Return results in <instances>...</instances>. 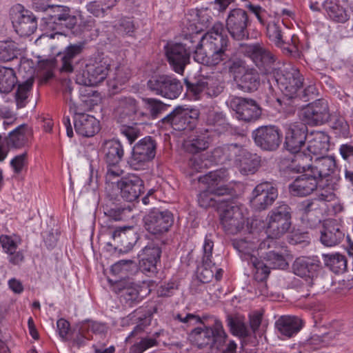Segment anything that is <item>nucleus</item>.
<instances>
[{"mask_svg":"<svg viewBox=\"0 0 353 353\" xmlns=\"http://www.w3.org/2000/svg\"><path fill=\"white\" fill-rule=\"evenodd\" d=\"M12 24L16 32L21 37H28L37 28V17L28 10H19L12 14Z\"/></svg>","mask_w":353,"mask_h":353,"instance_id":"22","label":"nucleus"},{"mask_svg":"<svg viewBox=\"0 0 353 353\" xmlns=\"http://www.w3.org/2000/svg\"><path fill=\"white\" fill-rule=\"evenodd\" d=\"M157 143L151 137H145L137 143L128 163L135 170H145L156 155Z\"/></svg>","mask_w":353,"mask_h":353,"instance_id":"4","label":"nucleus"},{"mask_svg":"<svg viewBox=\"0 0 353 353\" xmlns=\"http://www.w3.org/2000/svg\"><path fill=\"white\" fill-rule=\"evenodd\" d=\"M239 51L252 61L261 74H275L276 56L263 43H241Z\"/></svg>","mask_w":353,"mask_h":353,"instance_id":"2","label":"nucleus"},{"mask_svg":"<svg viewBox=\"0 0 353 353\" xmlns=\"http://www.w3.org/2000/svg\"><path fill=\"white\" fill-rule=\"evenodd\" d=\"M227 105L235 112L236 119L247 123L257 121L262 114L259 105L250 98L232 96L227 101Z\"/></svg>","mask_w":353,"mask_h":353,"instance_id":"7","label":"nucleus"},{"mask_svg":"<svg viewBox=\"0 0 353 353\" xmlns=\"http://www.w3.org/2000/svg\"><path fill=\"white\" fill-rule=\"evenodd\" d=\"M0 244L3 251L8 254V259L10 263L13 265H18L24 259L22 251H17V244L12 238L8 235L0 236Z\"/></svg>","mask_w":353,"mask_h":353,"instance_id":"41","label":"nucleus"},{"mask_svg":"<svg viewBox=\"0 0 353 353\" xmlns=\"http://www.w3.org/2000/svg\"><path fill=\"white\" fill-rule=\"evenodd\" d=\"M224 172L221 170L210 172L199 177V181L207 185V189L215 195L224 196L230 194V189L223 184Z\"/></svg>","mask_w":353,"mask_h":353,"instance_id":"25","label":"nucleus"},{"mask_svg":"<svg viewBox=\"0 0 353 353\" xmlns=\"http://www.w3.org/2000/svg\"><path fill=\"white\" fill-rule=\"evenodd\" d=\"M300 117L305 125H321L329 121L330 112L328 103L325 99L315 100L301 110Z\"/></svg>","mask_w":353,"mask_h":353,"instance_id":"13","label":"nucleus"},{"mask_svg":"<svg viewBox=\"0 0 353 353\" xmlns=\"http://www.w3.org/2000/svg\"><path fill=\"white\" fill-rule=\"evenodd\" d=\"M277 196V190L271 183H261L254 189L250 203L256 210H264L272 205Z\"/></svg>","mask_w":353,"mask_h":353,"instance_id":"19","label":"nucleus"},{"mask_svg":"<svg viewBox=\"0 0 353 353\" xmlns=\"http://www.w3.org/2000/svg\"><path fill=\"white\" fill-rule=\"evenodd\" d=\"M232 245L239 253L243 261H248L251 265V259L250 256H255L251 254V251L254 250V245L252 242L247 241L245 239H234L232 241Z\"/></svg>","mask_w":353,"mask_h":353,"instance_id":"54","label":"nucleus"},{"mask_svg":"<svg viewBox=\"0 0 353 353\" xmlns=\"http://www.w3.org/2000/svg\"><path fill=\"white\" fill-rule=\"evenodd\" d=\"M219 216L221 223L228 234H236L244 228L245 219L242 208L233 202L223 206Z\"/></svg>","mask_w":353,"mask_h":353,"instance_id":"10","label":"nucleus"},{"mask_svg":"<svg viewBox=\"0 0 353 353\" xmlns=\"http://www.w3.org/2000/svg\"><path fill=\"white\" fill-rule=\"evenodd\" d=\"M264 261L256 256H250L251 265L254 270V278L256 281H263L269 276L270 269H285L288 266L284 254L274 251H268L264 256Z\"/></svg>","mask_w":353,"mask_h":353,"instance_id":"5","label":"nucleus"},{"mask_svg":"<svg viewBox=\"0 0 353 353\" xmlns=\"http://www.w3.org/2000/svg\"><path fill=\"white\" fill-rule=\"evenodd\" d=\"M161 250L158 245L150 244L145 246L139 255L140 259H147L153 261H159L161 257Z\"/></svg>","mask_w":353,"mask_h":353,"instance_id":"60","label":"nucleus"},{"mask_svg":"<svg viewBox=\"0 0 353 353\" xmlns=\"http://www.w3.org/2000/svg\"><path fill=\"white\" fill-rule=\"evenodd\" d=\"M214 193L211 192L209 189H206L205 190L201 192L199 195L198 201L199 205L202 208H207L210 206H214L216 202Z\"/></svg>","mask_w":353,"mask_h":353,"instance_id":"63","label":"nucleus"},{"mask_svg":"<svg viewBox=\"0 0 353 353\" xmlns=\"http://www.w3.org/2000/svg\"><path fill=\"white\" fill-rule=\"evenodd\" d=\"M292 269L296 275L304 279L312 287L319 272L320 262L315 259L302 256L294 261Z\"/></svg>","mask_w":353,"mask_h":353,"instance_id":"20","label":"nucleus"},{"mask_svg":"<svg viewBox=\"0 0 353 353\" xmlns=\"http://www.w3.org/2000/svg\"><path fill=\"white\" fill-rule=\"evenodd\" d=\"M186 46V43H175L165 47L169 64L175 72L180 74H183L185 66L190 61V47Z\"/></svg>","mask_w":353,"mask_h":353,"instance_id":"14","label":"nucleus"},{"mask_svg":"<svg viewBox=\"0 0 353 353\" xmlns=\"http://www.w3.org/2000/svg\"><path fill=\"white\" fill-rule=\"evenodd\" d=\"M328 15L333 20L343 23L348 19V16L344 8L332 1H325L321 4Z\"/></svg>","mask_w":353,"mask_h":353,"instance_id":"51","label":"nucleus"},{"mask_svg":"<svg viewBox=\"0 0 353 353\" xmlns=\"http://www.w3.org/2000/svg\"><path fill=\"white\" fill-rule=\"evenodd\" d=\"M102 150L105 161L110 165H118L124 155L123 145L114 139L105 141L102 145Z\"/></svg>","mask_w":353,"mask_h":353,"instance_id":"33","label":"nucleus"},{"mask_svg":"<svg viewBox=\"0 0 353 353\" xmlns=\"http://www.w3.org/2000/svg\"><path fill=\"white\" fill-rule=\"evenodd\" d=\"M34 83V78L31 75L22 83L18 84L15 92V101L17 108H24L28 103V99L32 90Z\"/></svg>","mask_w":353,"mask_h":353,"instance_id":"47","label":"nucleus"},{"mask_svg":"<svg viewBox=\"0 0 353 353\" xmlns=\"http://www.w3.org/2000/svg\"><path fill=\"white\" fill-rule=\"evenodd\" d=\"M17 83V77L14 69L0 65V92L10 93Z\"/></svg>","mask_w":353,"mask_h":353,"instance_id":"42","label":"nucleus"},{"mask_svg":"<svg viewBox=\"0 0 353 353\" xmlns=\"http://www.w3.org/2000/svg\"><path fill=\"white\" fill-rule=\"evenodd\" d=\"M326 266L334 273L339 274L345 272L347 268V259L345 256L339 253L333 254H323Z\"/></svg>","mask_w":353,"mask_h":353,"instance_id":"49","label":"nucleus"},{"mask_svg":"<svg viewBox=\"0 0 353 353\" xmlns=\"http://www.w3.org/2000/svg\"><path fill=\"white\" fill-rule=\"evenodd\" d=\"M330 125L334 134L338 137H347L350 127L345 119L340 115H330Z\"/></svg>","mask_w":353,"mask_h":353,"instance_id":"52","label":"nucleus"},{"mask_svg":"<svg viewBox=\"0 0 353 353\" xmlns=\"http://www.w3.org/2000/svg\"><path fill=\"white\" fill-rule=\"evenodd\" d=\"M252 137L256 146L262 150L276 151L282 141L280 128L274 125H262L252 132Z\"/></svg>","mask_w":353,"mask_h":353,"instance_id":"9","label":"nucleus"},{"mask_svg":"<svg viewBox=\"0 0 353 353\" xmlns=\"http://www.w3.org/2000/svg\"><path fill=\"white\" fill-rule=\"evenodd\" d=\"M307 136V128L305 123H290L285 129V148L289 152H298L305 144Z\"/></svg>","mask_w":353,"mask_h":353,"instance_id":"17","label":"nucleus"},{"mask_svg":"<svg viewBox=\"0 0 353 353\" xmlns=\"http://www.w3.org/2000/svg\"><path fill=\"white\" fill-rule=\"evenodd\" d=\"M241 145L236 143L217 147L212 152V157L218 163L221 164L227 161H236L238 154H241Z\"/></svg>","mask_w":353,"mask_h":353,"instance_id":"39","label":"nucleus"},{"mask_svg":"<svg viewBox=\"0 0 353 353\" xmlns=\"http://www.w3.org/2000/svg\"><path fill=\"white\" fill-rule=\"evenodd\" d=\"M227 342V334L225 332L222 323L219 320H214V336L211 345L221 350L225 347Z\"/></svg>","mask_w":353,"mask_h":353,"instance_id":"55","label":"nucleus"},{"mask_svg":"<svg viewBox=\"0 0 353 353\" xmlns=\"http://www.w3.org/2000/svg\"><path fill=\"white\" fill-rule=\"evenodd\" d=\"M199 113L197 110L177 106L172 112L163 118L161 121L163 124L172 127L177 131L192 129Z\"/></svg>","mask_w":353,"mask_h":353,"instance_id":"12","label":"nucleus"},{"mask_svg":"<svg viewBox=\"0 0 353 353\" xmlns=\"http://www.w3.org/2000/svg\"><path fill=\"white\" fill-rule=\"evenodd\" d=\"M227 321L228 325L230 327L234 334L242 337L249 336V330L243 321L235 319L230 316L228 317Z\"/></svg>","mask_w":353,"mask_h":353,"instance_id":"59","label":"nucleus"},{"mask_svg":"<svg viewBox=\"0 0 353 353\" xmlns=\"http://www.w3.org/2000/svg\"><path fill=\"white\" fill-rule=\"evenodd\" d=\"M131 208L128 207H121L114 205L113 208H105L104 214L111 220L123 221L126 219L131 213Z\"/></svg>","mask_w":353,"mask_h":353,"instance_id":"56","label":"nucleus"},{"mask_svg":"<svg viewBox=\"0 0 353 353\" xmlns=\"http://www.w3.org/2000/svg\"><path fill=\"white\" fill-rule=\"evenodd\" d=\"M72 89L68 87L65 91V97L69 105V110L74 114V120L84 113L85 110L82 108L81 104H77L72 97Z\"/></svg>","mask_w":353,"mask_h":353,"instance_id":"61","label":"nucleus"},{"mask_svg":"<svg viewBox=\"0 0 353 353\" xmlns=\"http://www.w3.org/2000/svg\"><path fill=\"white\" fill-rule=\"evenodd\" d=\"M336 165L334 157H323L317 158L310 170L318 180L331 176L336 170Z\"/></svg>","mask_w":353,"mask_h":353,"instance_id":"34","label":"nucleus"},{"mask_svg":"<svg viewBox=\"0 0 353 353\" xmlns=\"http://www.w3.org/2000/svg\"><path fill=\"white\" fill-rule=\"evenodd\" d=\"M120 131L127 138L130 143H132L140 136V130L136 125H123L121 127Z\"/></svg>","mask_w":353,"mask_h":353,"instance_id":"64","label":"nucleus"},{"mask_svg":"<svg viewBox=\"0 0 353 353\" xmlns=\"http://www.w3.org/2000/svg\"><path fill=\"white\" fill-rule=\"evenodd\" d=\"M112 237L120 246V251L124 252L132 250L137 241V234L132 227L116 228L112 232Z\"/></svg>","mask_w":353,"mask_h":353,"instance_id":"27","label":"nucleus"},{"mask_svg":"<svg viewBox=\"0 0 353 353\" xmlns=\"http://www.w3.org/2000/svg\"><path fill=\"white\" fill-rule=\"evenodd\" d=\"M110 64L105 58H96L76 74V82L85 86H95L107 77Z\"/></svg>","mask_w":353,"mask_h":353,"instance_id":"3","label":"nucleus"},{"mask_svg":"<svg viewBox=\"0 0 353 353\" xmlns=\"http://www.w3.org/2000/svg\"><path fill=\"white\" fill-rule=\"evenodd\" d=\"M143 102L146 105L147 109L149 110L152 117L155 119L157 116L164 111L167 105L161 101L153 98L143 99Z\"/></svg>","mask_w":353,"mask_h":353,"instance_id":"57","label":"nucleus"},{"mask_svg":"<svg viewBox=\"0 0 353 353\" xmlns=\"http://www.w3.org/2000/svg\"><path fill=\"white\" fill-rule=\"evenodd\" d=\"M265 25L266 26V35L270 41L274 43L277 47L287 49L290 52H292V49L284 47V45L286 43L283 38V32L282 29L284 27V24L280 19H272Z\"/></svg>","mask_w":353,"mask_h":353,"instance_id":"37","label":"nucleus"},{"mask_svg":"<svg viewBox=\"0 0 353 353\" xmlns=\"http://www.w3.org/2000/svg\"><path fill=\"white\" fill-rule=\"evenodd\" d=\"M192 335L199 347L211 345L214 336V325L212 327L204 325L192 330Z\"/></svg>","mask_w":353,"mask_h":353,"instance_id":"50","label":"nucleus"},{"mask_svg":"<svg viewBox=\"0 0 353 353\" xmlns=\"http://www.w3.org/2000/svg\"><path fill=\"white\" fill-rule=\"evenodd\" d=\"M276 238L268 237V239L261 243V249L267 248L269 251H274V252L282 253L285 254L286 250L285 246L280 241L275 240Z\"/></svg>","mask_w":353,"mask_h":353,"instance_id":"62","label":"nucleus"},{"mask_svg":"<svg viewBox=\"0 0 353 353\" xmlns=\"http://www.w3.org/2000/svg\"><path fill=\"white\" fill-rule=\"evenodd\" d=\"M51 9L52 14H50L53 23L65 26L72 29L77 23L76 17L71 15L70 8L66 6H57L52 3Z\"/></svg>","mask_w":353,"mask_h":353,"instance_id":"35","label":"nucleus"},{"mask_svg":"<svg viewBox=\"0 0 353 353\" xmlns=\"http://www.w3.org/2000/svg\"><path fill=\"white\" fill-rule=\"evenodd\" d=\"M327 199V195L321 194L316 198L305 200L299 204V210L302 215L307 219H309L310 216L319 218L326 208ZM319 221H320V219H319Z\"/></svg>","mask_w":353,"mask_h":353,"instance_id":"28","label":"nucleus"},{"mask_svg":"<svg viewBox=\"0 0 353 353\" xmlns=\"http://www.w3.org/2000/svg\"><path fill=\"white\" fill-rule=\"evenodd\" d=\"M202 83L205 85V94L211 97H217L224 89V83L216 76L205 77Z\"/></svg>","mask_w":353,"mask_h":353,"instance_id":"53","label":"nucleus"},{"mask_svg":"<svg viewBox=\"0 0 353 353\" xmlns=\"http://www.w3.org/2000/svg\"><path fill=\"white\" fill-rule=\"evenodd\" d=\"M119 0H92L87 6L88 11L96 17H103L108 15Z\"/></svg>","mask_w":353,"mask_h":353,"instance_id":"43","label":"nucleus"},{"mask_svg":"<svg viewBox=\"0 0 353 353\" xmlns=\"http://www.w3.org/2000/svg\"><path fill=\"white\" fill-rule=\"evenodd\" d=\"M30 134L28 125L23 124L14 129L9 134L7 139V145L12 148H21L28 141V135Z\"/></svg>","mask_w":353,"mask_h":353,"instance_id":"46","label":"nucleus"},{"mask_svg":"<svg viewBox=\"0 0 353 353\" xmlns=\"http://www.w3.org/2000/svg\"><path fill=\"white\" fill-rule=\"evenodd\" d=\"M210 145V136L208 133L201 134L190 137L184 143L187 152L192 154L205 150Z\"/></svg>","mask_w":353,"mask_h":353,"instance_id":"45","label":"nucleus"},{"mask_svg":"<svg viewBox=\"0 0 353 353\" xmlns=\"http://www.w3.org/2000/svg\"><path fill=\"white\" fill-rule=\"evenodd\" d=\"M251 24L248 12L241 8L231 10L226 18L225 27L230 36L241 41L249 37L248 26Z\"/></svg>","mask_w":353,"mask_h":353,"instance_id":"11","label":"nucleus"},{"mask_svg":"<svg viewBox=\"0 0 353 353\" xmlns=\"http://www.w3.org/2000/svg\"><path fill=\"white\" fill-rule=\"evenodd\" d=\"M74 128L79 134L90 137L100 130L99 121L90 114H81L74 121Z\"/></svg>","mask_w":353,"mask_h":353,"instance_id":"30","label":"nucleus"},{"mask_svg":"<svg viewBox=\"0 0 353 353\" xmlns=\"http://www.w3.org/2000/svg\"><path fill=\"white\" fill-rule=\"evenodd\" d=\"M260 158L256 154H252L247 150L241 148V154H238L236 163L239 172L243 175L254 174L259 165Z\"/></svg>","mask_w":353,"mask_h":353,"instance_id":"29","label":"nucleus"},{"mask_svg":"<svg viewBox=\"0 0 353 353\" xmlns=\"http://www.w3.org/2000/svg\"><path fill=\"white\" fill-rule=\"evenodd\" d=\"M148 89L157 95L168 99H175L183 90L181 82L170 75L152 77L147 82Z\"/></svg>","mask_w":353,"mask_h":353,"instance_id":"6","label":"nucleus"},{"mask_svg":"<svg viewBox=\"0 0 353 353\" xmlns=\"http://www.w3.org/2000/svg\"><path fill=\"white\" fill-rule=\"evenodd\" d=\"M113 290L121 295L125 303L132 306L139 302L143 296L141 294L142 288L130 279H122L112 283Z\"/></svg>","mask_w":353,"mask_h":353,"instance_id":"21","label":"nucleus"},{"mask_svg":"<svg viewBox=\"0 0 353 353\" xmlns=\"http://www.w3.org/2000/svg\"><path fill=\"white\" fill-rule=\"evenodd\" d=\"M318 181L312 173H304L289 185L290 192L294 196H307L316 189Z\"/></svg>","mask_w":353,"mask_h":353,"instance_id":"24","label":"nucleus"},{"mask_svg":"<svg viewBox=\"0 0 353 353\" xmlns=\"http://www.w3.org/2000/svg\"><path fill=\"white\" fill-rule=\"evenodd\" d=\"M329 136L322 131L312 132L307 138L306 150L312 155H322L329 150Z\"/></svg>","mask_w":353,"mask_h":353,"instance_id":"26","label":"nucleus"},{"mask_svg":"<svg viewBox=\"0 0 353 353\" xmlns=\"http://www.w3.org/2000/svg\"><path fill=\"white\" fill-rule=\"evenodd\" d=\"M321 241L326 246L337 245L343 239L344 234L341 231L338 224L334 220H327L323 223L321 231Z\"/></svg>","mask_w":353,"mask_h":353,"instance_id":"32","label":"nucleus"},{"mask_svg":"<svg viewBox=\"0 0 353 353\" xmlns=\"http://www.w3.org/2000/svg\"><path fill=\"white\" fill-rule=\"evenodd\" d=\"M114 28L117 32L123 36L132 37L135 30L134 22L129 18L121 19Z\"/></svg>","mask_w":353,"mask_h":353,"instance_id":"58","label":"nucleus"},{"mask_svg":"<svg viewBox=\"0 0 353 353\" xmlns=\"http://www.w3.org/2000/svg\"><path fill=\"white\" fill-rule=\"evenodd\" d=\"M294 154L290 165L287 170L295 172H310V170L312 167V156L305 151L290 152Z\"/></svg>","mask_w":353,"mask_h":353,"instance_id":"36","label":"nucleus"},{"mask_svg":"<svg viewBox=\"0 0 353 353\" xmlns=\"http://www.w3.org/2000/svg\"><path fill=\"white\" fill-rule=\"evenodd\" d=\"M213 247V241L206 236L203 246V255L201 264L197 269L198 278L202 283L210 282L214 277L215 272H216V279H219L218 274H220L221 270H218L215 267V263L212 261Z\"/></svg>","mask_w":353,"mask_h":353,"instance_id":"18","label":"nucleus"},{"mask_svg":"<svg viewBox=\"0 0 353 353\" xmlns=\"http://www.w3.org/2000/svg\"><path fill=\"white\" fill-rule=\"evenodd\" d=\"M83 46L82 44H74L69 46L62 54L60 63V71L61 72H72L76 65L74 59L81 53Z\"/></svg>","mask_w":353,"mask_h":353,"instance_id":"38","label":"nucleus"},{"mask_svg":"<svg viewBox=\"0 0 353 353\" xmlns=\"http://www.w3.org/2000/svg\"><path fill=\"white\" fill-rule=\"evenodd\" d=\"M276 324L280 333L288 337L298 333L303 325L301 319L294 316H281Z\"/></svg>","mask_w":353,"mask_h":353,"instance_id":"40","label":"nucleus"},{"mask_svg":"<svg viewBox=\"0 0 353 353\" xmlns=\"http://www.w3.org/2000/svg\"><path fill=\"white\" fill-rule=\"evenodd\" d=\"M276 81L280 89L285 92L286 96L294 98L303 85V77L299 70L291 68L283 70L281 74L276 71Z\"/></svg>","mask_w":353,"mask_h":353,"instance_id":"16","label":"nucleus"},{"mask_svg":"<svg viewBox=\"0 0 353 353\" xmlns=\"http://www.w3.org/2000/svg\"><path fill=\"white\" fill-rule=\"evenodd\" d=\"M223 23L216 22L201 38L194 50V59L196 62L213 66L228 58L226 50L229 40L223 34Z\"/></svg>","mask_w":353,"mask_h":353,"instance_id":"1","label":"nucleus"},{"mask_svg":"<svg viewBox=\"0 0 353 353\" xmlns=\"http://www.w3.org/2000/svg\"><path fill=\"white\" fill-rule=\"evenodd\" d=\"M260 74L261 73L256 68H247L236 79L237 88L247 92L257 90L261 85Z\"/></svg>","mask_w":353,"mask_h":353,"instance_id":"31","label":"nucleus"},{"mask_svg":"<svg viewBox=\"0 0 353 353\" xmlns=\"http://www.w3.org/2000/svg\"><path fill=\"white\" fill-rule=\"evenodd\" d=\"M23 50L12 40L0 41V61H10L21 55Z\"/></svg>","mask_w":353,"mask_h":353,"instance_id":"44","label":"nucleus"},{"mask_svg":"<svg viewBox=\"0 0 353 353\" xmlns=\"http://www.w3.org/2000/svg\"><path fill=\"white\" fill-rule=\"evenodd\" d=\"M144 227L153 234H161L168 232L174 222L172 214L168 211L153 210L144 216Z\"/></svg>","mask_w":353,"mask_h":353,"instance_id":"15","label":"nucleus"},{"mask_svg":"<svg viewBox=\"0 0 353 353\" xmlns=\"http://www.w3.org/2000/svg\"><path fill=\"white\" fill-rule=\"evenodd\" d=\"M290 210L287 204L282 203L270 212L266 230L268 237L280 238L288 231L291 225Z\"/></svg>","mask_w":353,"mask_h":353,"instance_id":"8","label":"nucleus"},{"mask_svg":"<svg viewBox=\"0 0 353 353\" xmlns=\"http://www.w3.org/2000/svg\"><path fill=\"white\" fill-rule=\"evenodd\" d=\"M123 199L132 202L143 192V181L137 175H129L117 182Z\"/></svg>","mask_w":353,"mask_h":353,"instance_id":"23","label":"nucleus"},{"mask_svg":"<svg viewBox=\"0 0 353 353\" xmlns=\"http://www.w3.org/2000/svg\"><path fill=\"white\" fill-rule=\"evenodd\" d=\"M137 103L134 99L131 97L121 98L117 108L119 120L123 122L125 118H130L137 113Z\"/></svg>","mask_w":353,"mask_h":353,"instance_id":"48","label":"nucleus"}]
</instances>
